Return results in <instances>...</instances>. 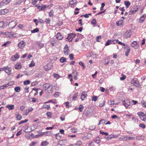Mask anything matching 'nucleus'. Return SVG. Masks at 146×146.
<instances>
[{"instance_id": "nucleus-3", "label": "nucleus", "mask_w": 146, "mask_h": 146, "mask_svg": "<svg viewBox=\"0 0 146 146\" xmlns=\"http://www.w3.org/2000/svg\"><path fill=\"white\" fill-rule=\"evenodd\" d=\"M131 84L135 85L136 87H138L139 85V82L138 79L135 78H133L131 81Z\"/></svg>"}, {"instance_id": "nucleus-16", "label": "nucleus", "mask_w": 146, "mask_h": 146, "mask_svg": "<svg viewBox=\"0 0 146 146\" xmlns=\"http://www.w3.org/2000/svg\"><path fill=\"white\" fill-rule=\"evenodd\" d=\"M9 10L7 9H1L0 10V15H3L8 13Z\"/></svg>"}, {"instance_id": "nucleus-50", "label": "nucleus", "mask_w": 146, "mask_h": 146, "mask_svg": "<svg viewBox=\"0 0 146 146\" xmlns=\"http://www.w3.org/2000/svg\"><path fill=\"white\" fill-rule=\"evenodd\" d=\"M84 106L81 105H80L79 106V107L78 108L80 111L82 112L84 108Z\"/></svg>"}, {"instance_id": "nucleus-27", "label": "nucleus", "mask_w": 146, "mask_h": 146, "mask_svg": "<svg viewBox=\"0 0 146 146\" xmlns=\"http://www.w3.org/2000/svg\"><path fill=\"white\" fill-rule=\"evenodd\" d=\"M60 61L62 63L65 62H66V59L64 57H61L60 59Z\"/></svg>"}, {"instance_id": "nucleus-51", "label": "nucleus", "mask_w": 146, "mask_h": 146, "mask_svg": "<svg viewBox=\"0 0 146 146\" xmlns=\"http://www.w3.org/2000/svg\"><path fill=\"white\" fill-rule=\"evenodd\" d=\"M112 42L111 40H108L106 42L105 46H107L110 45Z\"/></svg>"}, {"instance_id": "nucleus-7", "label": "nucleus", "mask_w": 146, "mask_h": 146, "mask_svg": "<svg viewBox=\"0 0 146 146\" xmlns=\"http://www.w3.org/2000/svg\"><path fill=\"white\" fill-rule=\"evenodd\" d=\"M70 50L67 44H66L64 48L63 52L64 54L68 55L69 53Z\"/></svg>"}, {"instance_id": "nucleus-37", "label": "nucleus", "mask_w": 146, "mask_h": 146, "mask_svg": "<svg viewBox=\"0 0 146 146\" xmlns=\"http://www.w3.org/2000/svg\"><path fill=\"white\" fill-rule=\"evenodd\" d=\"M11 1V0H3L4 4L5 5L8 4Z\"/></svg>"}, {"instance_id": "nucleus-20", "label": "nucleus", "mask_w": 146, "mask_h": 146, "mask_svg": "<svg viewBox=\"0 0 146 146\" xmlns=\"http://www.w3.org/2000/svg\"><path fill=\"white\" fill-rule=\"evenodd\" d=\"M123 24V20H120L116 22V24L117 26L121 27Z\"/></svg>"}, {"instance_id": "nucleus-61", "label": "nucleus", "mask_w": 146, "mask_h": 146, "mask_svg": "<svg viewBox=\"0 0 146 146\" xmlns=\"http://www.w3.org/2000/svg\"><path fill=\"white\" fill-rule=\"evenodd\" d=\"M139 126L143 129H145V125L142 123L140 124L139 125Z\"/></svg>"}, {"instance_id": "nucleus-28", "label": "nucleus", "mask_w": 146, "mask_h": 146, "mask_svg": "<svg viewBox=\"0 0 146 146\" xmlns=\"http://www.w3.org/2000/svg\"><path fill=\"white\" fill-rule=\"evenodd\" d=\"M94 141L97 144H99L100 142V138L99 137H97L96 138L94 139Z\"/></svg>"}, {"instance_id": "nucleus-18", "label": "nucleus", "mask_w": 146, "mask_h": 146, "mask_svg": "<svg viewBox=\"0 0 146 146\" xmlns=\"http://www.w3.org/2000/svg\"><path fill=\"white\" fill-rule=\"evenodd\" d=\"M146 18V14H144L139 18V22L142 23L144 21L145 18Z\"/></svg>"}, {"instance_id": "nucleus-59", "label": "nucleus", "mask_w": 146, "mask_h": 146, "mask_svg": "<svg viewBox=\"0 0 146 146\" xmlns=\"http://www.w3.org/2000/svg\"><path fill=\"white\" fill-rule=\"evenodd\" d=\"M101 36H97L96 38V41L97 42H100V40L101 39Z\"/></svg>"}, {"instance_id": "nucleus-48", "label": "nucleus", "mask_w": 146, "mask_h": 146, "mask_svg": "<svg viewBox=\"0 0 146 146\" xmlns=\"http://www.w3.org/2000/svg\"><path fill=\"white\" fill-rule=\"evenodd\" d=\"M30 83V81L29 80H27L26 81H25L24 82V85H27L29 84Z\"/></svg>"}, {"instance_id": "nucleus-4", "label": "nucleus", "mask_w": 146, "mask_h": 146, "mask_svg": "<svg viewBox=\"0 0 146 146\" xmlns=\"http://www.w3.org/2000/svg\"><path fill=\"white\" fill-rule=\"evenodd\" d=\"M123 104L126 108H129L130 105V102L129 99H127L123 102Z\"/></svg>"}, {"instance_id": "nucleus-32", "label": "nucleus", "mask_w": 146, "mask_h": 146, "mask_svg": "<svg viewBox=\"0 0 146 146\" xmlns=\"http://www.w3.org/2000/svg\"><path fill=\"white\" fill-rule=\"evenodd\" d=\"M54 12L52 10H51L48 13L49 16L50 17H53L54 16Z\"/></svg>"}, {"instance_id": "nucleus-5", "label": "nucleus", "mask_w": 146, "mask_h": 146, "mask_svg": "<svg viewBox=\"0 0 146 146\" xmlns=\"http://www.w3.org/2000/svg\"><path fill=\"white\" fill-rule=\"evenodd\" d=\"M11 68L8 66L4 67V71L7 73L8 75H9L11 74Z\"/></svg>"}, {"instance_id": "nucleus-14", "label": "nucleus", "mask_w": 146, "mask_h": 146, "mask_svg": "<svg viewBox=\"0 0 146 146\" xmlns=\"http://www.w3.org/2000/svg\"><path fill=\"white\" fill-rule=\"evenodd\" d=\"M63 37V35L60 33H58L56 35V38L58 40H62Z\"/></svg>"}, {"instance_id": "nucleus-64", "label": "nucleus", "mask_w": 146, "mask_h": 146, "mask_svg": "<svg viewBox=\"0 0 146 146\" xmlns=\"http://www.w3.org/2000/svg\"><path fill=\"white\" fill-rule=\"evenodd\" d=\"M37 143V142H32L29 145V146H33L35 145Z\"/></svg>"}, {"instance_id": "nucleus-42", "label": "nucleus", "mask_w": 146, "mask_h": 146, "mask_svg": "<svg viewBox=\"0 0 146 146\" xmlns=\"http://www.w3.org/2000/svg\"><path fill=\"white\" fill-rule=\"evenodd\" d=\"M90 15L91 16H92L91 14H85V15H82L81 16V17H85L86 18H88L89 17V16Z\"/></svg>"}, {"instance_id": "nucleus-12", "label": "nucleus", "mask_w": 146, "mask_h": 146, "mask_svg": "<svg viewBox=\"0 0 146 146\" xmlns=\"http://www.w3.org/2000/svg\"><path fill=\"white\" fill-rule=\"evenodd\" d=\"M87 96V92H86L84 91L81 94V99L82 101L84 100Z\"/></svg>"}, {"instance_id": "nucleus-35", "label": "nucleus", "mask_w": 146, "mask_h": 146, "mask_svg": "<svg viewBox=\"0 0 146 146\" xmlns=\"http://www.w3.org/2000/svg\"><path fill=\"white\" fill-rule=\"evenodd\" d=\"M17 34H15L13 35H11L9 36H7L6 37L8 38H12L16 37Z\"/></svg>"}, {"instance_id": "nucleus-15", "label": "nucleus", "mask_w": 146, "mask_h": 146, "mask_svg": "<svg viewBox=\"0 0 146 146\" xmlns=\"http://www.w3.org/2000/svg\"><path fill=\"white\" fill-rule=\"evenodd\" d=\"M111 41L114 44L118 43L119 44H120L121 46H125V44L124 43L119 41L118 39L114 40H113L112 41Z\"/></svg>"}, {"instance_id": "nucleus-21", "label": "nucleus", "mask_w": 146, "mask_h": 146, "mask_svg": "<svg viewBox=\"0 0 146 146\" xmlns=\"http://www.w3.org/2000/svg\"><path fill=\"white\" fill-rule=\"evenodd\" d=\"M58 42V41L57 40H56L55 38H52L51 40L50 43L51 45L52 46H54V44L55 43H56L57 44Z\"/></svg>"}, {"instance_id": "nucleus-2", "label": "nucleus", "mask_w": 146, "mask_h": 146, "mask_svg": "<svg viewBox=\"0 0 146 146\" xmlns=\"http://www.w3.org/2000/svg\"><path fill=\"white\" fill-rule=\"evenodd\" d=\"M139 10V8L137 6H134L130 10L129 12V15H132L135 13Z\"/></svg>"}, {"instance_id": "nucleus-49", "label": "nucleus", "mask_w": 146, "mask_h": 146, "mask_svg": "<svg viewBox=\"0 0 146 146\" xmlns=\"http://www.w3.org/2000/svg\"><path fill=\"white\" fill-rule=\"evenodd\" d=\"M28 121V119H26L25 120L21 121L19 123V125H21L23 123H26Z\"/></svg>"}, {"instance_id": "nucleus-52", "label": "nucleus", "mask_w": 146, "mask_h": 146, "mask_svg": "<svg viewBox=\"0 0 146 146\" xmlns=\"http://www.w3.org/2000/svg\"><path fill=\"white\" fill-rule=\"evenodd\" d=\"M98 98V97L96 96H93L92 97V101H96Z\"/></svg>"}, {"instance_id": "nucleus-6", "label": "nucleus", "mask_w": 146, "mask_h": 146, "mask_svg": "<svg viewBox=\"0 0 146 146\" xmlns=\"http://www.w3.org/2000/svg\"><path fill=\"white\" fill-rule=\"evenodd\" d=\"M53 67L52 64L51 62L48 63L44 67L45 70L46 71H48L50 70Z\"/></svg>"}, {"instance_id": "nucleus-45", "label": "nucleus", "mask_w": 146, "mask_h": 146, "mask_svg": "<svg viewBox=\"0 0 146 146\" xmlns=\"http://www.w3.org/2000/svg\"><path fill=\"white\" fill-rule=\"evenodd\" d=\"M39 30L38 28H36L33 30H31V32L33 33L37 32H38Z\"/></svg>"}, {"instance_id": "nucleus-63", "label": "nucleus", "mask_w": 146, "mask_h": 146, "mask_svg": "<svg viewBox=\"0 0 146 146\" xmlns=\"http://www.w3.org/2000/svg\"><path fill=\"white\" fill-rule=\"evenodd\" d=\"M25 106H21L20 107V110L21 111H23L25 108Z\"/></svg>"}, {"instance_id": "nucleus-53", "label": "nucleus", "mask_w": 146, "mask_h": 146, "mask_svg": "<svg viewBox=\"0 0 146 146\" xmlns=\"http://www.w3.org/2000/svg\"><path fill=\"white\" fill-rule=\"evenodd\" d=\"M100 134L102 135H108V133L107 132H104L103 131H102L101 130L100 131Z\"/></svg>"}, {"instance_id": "nucleus-30", "label": "nucleus", "mask_w": 146, "mask_h": 146, "mask_svg": "<svg viewBox=\"0 0 146 146\" xmlns=\"http://www.w3.org/2000/svg\"><path fill=\"white\" fill-rule=\"evenodd\" d=\"M14 105H8L7 106V107L8 108L9 110L13 109L14 108Z\"/></svg>"}, {"instance_id": "nucleus-9", "label": "nucleus", "mask_w": 146, "mask_h": 146, "mask_svg": "<svg viewBox=\"0 0 146 146\" xmlns=\"http://www.w3.org/2000/svg\"><path fill=\"white\" fill-rule=\"evenodd\" d=\"M76 36L75 34L70 33L69 34L68 37L66 38L69 42L72 41V39L75 37Z\"/></svg>"}, {"instance_id": "nucleus-57", "label": "nucleus", "mask_w": 146, "mask_h": 146, "mask_svg": "<svg viewBox=\"0 0 146 146\" xmlns=\"http://www.w3.org/2000/svg\"><path fill=\"white\" fill-rule=\"evenodd\" d=\"M46 7H47V6H46L45 5H44L41 7L40 10V11H41V10L44 11L46 8Z\"/></svg>"}, {"instance_id": "nucleus-33", "label": "nucleus", "mask_w": 146, "mask_h": 146, "mask_svg": "<svg viewBox=\"0 0 146 146\" xmlns=\"http://www.w3.org/2000/svg\"><path fill=\"white\" fill-rule=\"evenodd\" d=\"M42 108H45L46 110H48L50 109V106L49 105H44L42 106Z\"/></svg>"}, {"instance_id": "nucleus-24", "label": "nucleus", "mask_w": 146, "mask_h": 146, "mask_svg": "<svg viewBox=\"0 0 146 146\" xmlns=\"http://www.w3.org/2000/svg\"><path fill=\"white\" fill-rule=\"evenodd\" d=\"M72 73L74 74V79L75 80H77L78 79L77 76H78V72L75 70H74L73 71Z\"/></svg>"}, {"instance_id": "nucleus-25", "label": "nucleus", "mask_w": 146, "mask_h": 146, "mask_svg": "<svg viewBox=\"0 0 146 146\" xmlns=\"http://www.w3.org/2000/svg\"><path fill=\"white\" fill-rule=\"evenodd\" d=\"M125 5L126 7V8H128L130 5L131 3L130 2L128 1H124Z\"/></svg>"}, {"instance_id": "nucleus-10", "label": "nucleus", "mask_w": 146, "mask_h": 146, "mask_svg": "<svg viewBox=\"0 0 146 146\" xmlns=\"http://www.w3.org/2000/svg\"><path fill=\"white\" fill-rule=\"evenodd\" d=\"M19 58V56L18 53H16L15 55L12 56L11 58V60L12 61H15Z\"/></svg>"}, {"instance_id": "nucleus-60", "label": "nucleus", "mask_w": 146, "mask_h": 146, "mask_svg": "<svg viewBox=\"0 0 146 146\" xmlns=\"http://www.w3.org/2000/svg\"><path fill=\"white\" fill-rule=\"evenodd\" d=\"M142 135H138L136 136L135 138H136L137 139L139 140L142 139Z\"/></svg>"}, {"instance_id": "nucleus-44", "label": "nucleus", "mask_w": 146, "mask_h": 146, "mask_svg": "<svg viewBox=\"0 0 146 146\" xmlns=\"http://www.w3.org/2000/svg\"><path fill=\"white\" fill-rule=\"evenodd\" d=\"M35 64L34 62L32 60L31 63L29 64V66L30 67H32L35 66Z\"/></svg>"}, {"instance_id": "nucleus-58", "label": "nucleus", "mask_w": 146, "mask_h": 146, "mask_svg": "<svg viewBox=\"0 0 146 146\" xmlns=\"http://www.w3.org/2000/svg\"><path fill=\"white\" fill-rule=\"evenodd\" d=\"M70 103L68 102H65L66 107V108H68L69 107Z\"/></svg>"}, {"instance_id": "nucleus-36", "label": "nucleus", "mask_w": 146, "mask_h": 146, "mask_svg": "<svg viewBox=\"0 0 146 146\" xmlns=\"http://www.w3.org/2000/svg\"><path fill=\"white\" fill-rule=\"evenodd\" d=\"M46 115L48 118H50L52 116V113L51 112H48L46 113Z\"/></svg>"}, {"instance_id": "nucleus-11", "label": "nucleus", "mask_w": 146, "mask_h": 146, "mask_svg": "<svg viewBox=\"0 0 146 146\" xmlns=\"http://www.w3.org/2000/svg\"><path fill=\"white\" fill-rule=\"evenodd\" d=\"M17 25L16 22L14 21H12L10 22L9 24V26L10 28H13Z\"/></svg>"}, {"instance_id": "nucleus-55", "label": "nucleus", "mask_w": 146, "mask_h": 146, "mask_svg": "<svg viewBox=\"0 0 146 146\" xmlns=\"http://www.w3.org/2000/svg\"><path fill=\"white\" fill-rule=\"evenodd\" d=\"M77 130L76 128H72L71 129V131L73 133H74L77 132Z\"/></svg>"}, {"instance_id": "nucleus-54", "label": "nucleus", "mask_w": 146, "mask_h": 146, "mask_svg": "<svg viewBox=\"0 0 146 146\" xmlns=\"http://www.w3.org/2000/svg\"><path fill=\"white\" fill-rule=\"evenodd\" d=\"M122 77L120 78V80H123L126 78V76L123 74H122Z\"/></svg>"}, {"instance_id": "nucleus-1", "label": "nucleus", "mask_w": 146, "mask_h": 146, "mask_svg": "<svg viewBox=\"0 0 146 146\" xmlns=\"http://www.w3.org/2000/svg\"><path fill=\"white\" fill-rule=\"evenodd\" d=\"M44 89L45 90H47L48 93L51 92L52 90V86L50 84L46 83L43 85Z\"/></svg>"}, {"instance_id": "nucleus-56", "label": "nucleus", "mask_w": 146, "mask_h": 146, "mask_svg": "<svg viewBox=\"0 0 146 146\" xmlns=\"http://www.w3.org/2000/svg\"><path fill=\"white\" fill-rule=\"evenodd\" d=\"M76 2L75 1V2H74L73 0H72L69 3L70 5H73V4L76 5Z\"/></svg>"}, {"instance_id": "nucleus-31", "label": "nucleus", "mask_w": 146, "mask_h": 146, "mask_svg": "<svg viewBox=\"0 0 146 146\" xmlns=\"http://www.w3.org/2000/svg\"><path fill=\"white\" fill-rule=\"evenodd\" d=\"M108 104L110 105H113L114 104L117 105V103H116V104H114V101L112 100H110L108 102Z\"/></svg>"}, {"instance_id": "nucleus-39", "label": "nucleus", "mask_w": 146, "mask_h": 146, "mask_svg": "<svg viewBox=\"0 0 146 146\" xmlns=\"http://www.w3.org/2000/svg\"><path fill=\"white\" fill-rule=\"evenodd\" d=\"M14 90L16 92H19L21 90V88L19 86H17L14 88Z\"/></svg>"}, {"instance_id": "nucleus-17", "label": "nucleus", "mask_w": 146, "mask_h": 146, "mask_svg": "<svg viewBox=\"0 0 146 146\" xmlns=\"http://www.w3.org/2000/svg\"><path fill=\"white\" fill-rule=\"evenodd\" d=\"M124 48L125 49V54L126 56H127L130 52V47L128 46H127L125 47Z\"/></svg>"}, {"instance_id": "nucleus-26", "label": "nucleus", "mask_w": 146, "mask_h": 146, "mask_svg": "<svg viewBox=\"0 0 146 146\" xmlns=\"http://www.w3.org/2000/svg\"><path fill=\"white\" fill-rule=\"evenodd\" d=\"M36 45L40 48L43 47L44 46V44L39 42L36 43Z\"/></svg>"}, {"instance_id": "nucleus-34", "label": "nucleus", "mask_w": 146, "mask_h": 146, "mask_svg": "<svg viewBox=\"0 0 146 146\" xmlns=\"http://www.w3.org/2000/svg\"><path fill=\"white\" fill-rule=\"evenodd\" d=\"M11 43V41H7L4 43L2 45V46L5 47L8 46Z\"/></svg>"}, {"instance_id": "nucleus-40", "label": "nucleus", "mask_w": 146, "mask_h": 146, "mask_svg": "<svg viewBox=\"0 0 146 146\" xmlns=\"http://www.w3.org/2000/svg\"><path fill=\"white\" fill-rule=\"evenodd\" d=\"M141 104L143 107L146 108V102L144 100H142L141 101Z\"/></svg>"}, {"instance_id": "nucleus-22", "label": "nucleus", "mask_w": 146, "mask_h": 146, "mask_svg": "<svg viewBox=\"0 0 146 146\" xmlns=\"http://www.w3.org/2000/svg\"><path fill=\"white\" fill-rule=\"evenodd\" d=\"M50 102L52 103L53 104H57L58 103V102L56 101V99H53L52 100H50L47 102H45L44 103L45 104H46Z\"/></svg>"}, {"instance_id": "nucleus-46", "label": "nucleus", "mask_w": 146, "mask_h": 146, "mask_svg": "<svg viewBox=\"0 0 146 146\" xmlns=\"http://www.w3.org/2000/svg\"><path fill=\"white\" fill-rule=\"evenodd\" d=\"M96 21L95 19H93L91 22V24L92 25H95L96 24Z\"/></svg>"}, {"instance_id": "nucleus-19", "label": "nucleus", "mask_w": 146, "mask_h": 146, "mask_svg": "<svg viewBox=\"0 0 146 146\" xmlns=\"http://www.w3.org/2000/svg\"><path fill=\"white\" fill-rule=\"evenodd\" d=\"M131 35V33L130 31H127L125 33L124 37L125 38H127L129 37Z\"/></svg>"}, {"instance_id": "nucleus-43", "label": "nucleus", "mask_w": 146, "mask_h": 146, "mask_svg": "<svg viewBox=\"0 0 146 146\" xmlns=\"http://www.w3.org/2000/svg\"><path fill=\"white\" fill-rule=\"evenodd\" d=\"M78 93H76L75 94V95L73 97L72 100H76V98H77V96H78Z\"/></svg>"}, {"instance_id": "nucleus-62", "label": "nucleus", "mask_w": 146, "mask_h": 146, "mask_svg": "<svg viewBox=\"0 0 146 146\" xmlns=\"http://www.w3.org/2000/svg\"><path fill=\"white\" fill-rule=\"evenodd\" d=\"M70 60H72L74 59V54H70L69 55Z\"/></svg>"}, {"instance_id": "nucleus-23", "label": "nucleus", "mask_w": 146, "mask_h": 146, "mask_svg": "<svg viewBox=\"0 0 146 146\" xmlns=\"http://www.w3.org/2000/svg\"><path fill=\"white\" fill-rule=\"evenodd\" d=\"M131 46L135 48H137L138 47L137 46V42L136 41H134L132 42L131 44Z\"/></svg>"}, {"instance_id": "nucleus-47", "label": "nucleus", "mask_w": 146, "mask_h": 146, "mask_svg": "<svg viewBox=\"0 0 146 146\" xmlns=\"http://www.w3.org/2000/svg\"><path fill=\"white\" fill-rule=\"evenodd\" d=\"M55 137L56 139L58 140L60 139L61 138V137L60 135V134L59 133H58V134H55Z\"/></svg>"}, {"instance_id": "nucleus-13", "label": "nucleus", "mask_w": 146, "mask_h": 146, "mask_svg": "<svg viewBox=\"0 0 146 146\" xmlns=\"http://www.w3.org/2000/svg\"><path fill=\"white\" fill-rule=\"evenodd\" d=\"M33 110V108H30L29 109L26 110L23 113V114L24 115H27L30 112L32 111Z\"/></svg>"}, {"instance_id": "nucleus-8", "label": "nucleus", "mask_w": 146, "mask_h": 146, "mask_svg": "<svg viewBox=\"0 0 146 146\" xmlns=\"http://www.w3.org/2000/svg\"><path fill=\"white\" fill-rule=\"evenodd\" d=\"M25 42L24 40L20 41L18 44V47L19 48L21 49L23 48L25 46Z\"/></svg>"}, {"instance_id": "nucleus-41", "label": "nucleus", "mask_w": 146, "mask_h": 146, "mask_svg": "<svg viewBox=\"0 0 146 146\" xmlns=\"http://www.w3.org/2000/svg\"><path fill=\"white\" fill-rule=\"evenodd\" d=\"M105 121L104 119H101V120L99 121L98 125H100L101 124H105Z\"/></svg>"}, {"instance_id": "nucleus-29", "label": "nucleus", "mask_w": 146, "mask_h": 146, "mask_svg": "<svg viewBox=\"0 0 146 146\" xmlns=\"http://www.w3.org/2000/svg\"><path fill=\"white\" fill-rule=\"evenodd\" d=\"M22 67L21 65L19 63H18L15 66V68L16 69H18Z\"/></svg>"}, {"instance_id": "nucleus-38", "label": "nucleus", "mask_w": 146, "mask_h": 146, "mask_svg": "<svg viewBox=\"0 0 146 146\" xmlns=\"http://www.w3.org/2000/svg\"><path fill=\"white\" fill-rule=\"evenodd\" d=\"M48 143L46 141H44L43 142H42L41 144V145L42 146H46L48 144Z\"/></svg>"}]
</instances>
